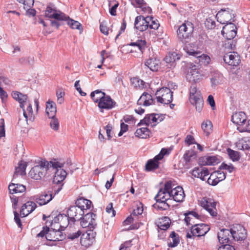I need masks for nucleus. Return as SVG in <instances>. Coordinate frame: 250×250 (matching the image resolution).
<instances>
[{
  "label": "nucleus",
  "mask_w": 250,
  "mask_h": 250,
  "mask_svg": "<svg viewBox=\"0 0 250 250\" xmlns=\"http://www.w3.org/2000/svg\"><path fill=\"white\" fill-rule=\"evenodd\" d=\"M156 201V203L153 205V207L155 208H158V209L161 210H166L169 208L170 206L166 202L167 201L158 200Z\"/></svg>",
  "instance_id": "obj_44"
},
{
  "label": "nucleus",
  "mask_w": 250,
  "mask_h": 250,
  "mask_svg": "<svg viewBox=\"0 0 250 250\" xmlns=\"http://www.w3.org/2000/svg\"><path fill=\"white\" fill-rule=\"evenodd\" d=\"M234 240L237 241H243L247 238V230L240 225H236L233 227Z\"/></svg>",
  "instance_id": "obj_19"
},
{
  "label": "nucleus",
  "mask_w": 250,
  "mask_h": 250,
  "mask_svg": "<svg viewBox=\"0 0 250 250\" xmlns=\"http://www.w3.org/2000/svg\"><path fill=\"white\" fill-rule=\"evenodd\" d=\"M189 101L190 103L195 106L198 112H201L204 105L203 97L200 91H197L194 86H191L189 90Z\"/></svg>",
  "instance_id": "obj_4"
},
{
  "label": "nucleus",
  "mask_w": 250,
  "mask_h": 250,
  "mask_svg": "<svg viewBox=\"0 0 250 250\" xmlns=\"http://www.w3.org/2000/svg\"><path fill=\"white\" fill-rule=\"evenodd\" d=\"M66 22L67 24L69 25L71 28L83 30V27L81 24L78 21L71 19L69 17Z\"/></svg>",
  "instance_id": "obj_49"
},
{
  "label": "nucleus",
  "mask_w": 250,
  "mask_h": 250,
  "mask_svg": "<svg viewBox=\"0 0 250 250\" xmlns=\"http://www.w3.org/2000/svg\"><path fill=\"white\" fill-rule=\"evenodd\" d=\"M96 214L92 212H86L82 216L79 220H81V226L85 228L88 227L89 229H94L97 226L96 223Z\"/></svg>",
  "instance_id": "obj_9"
},
{
  "label": "nucleus",
  "mask_w": 250,
  "mask_h": 250,
  "mask_svg": "<svg viewBox=\"0 0 250 250\" xmlns=\"http://www.w3.org/2000/svg\"><path fill=\"white\" fill-rule=\"evenodd\" d=\"M159 60L156 58H149L145 62V64L152 71H157L159 67Z\"/></svg>",
  "instance_id": "obj_31"
},
{
  "label": "nucleus",
  "mask_w": 250,
  "mask_h": 250,
  "mask_svg": "<svg viewBox=\"0 0 250 250\" xmlns=\"http://www.w3.org/2000/svg\"><path fill=\"white\" fill-rule=\"evenodd\" d=\"M218 250H235V249L230 244H224L218 248Z\"/></svg>",
  "instance_id": "obj_62"
},
{
  "label": "nucleus",
  "mask_w": 250,
  "mask_h": 250,
  "mask_svg": "<svg viewBox=\"0 0 250 250\" xmlns=\"http://www.w3.org/2000/svg\"><path fill=\"white\" fill-rule=\"evenodd\" d=\"M49 118L51 119V121L49 123L50 127L54 131H58L60 127L58 119L56 117V116Z\"/></svg>",
  "instance_id": "obj_51"
},
{
  "label": "nucleus",
  "mask_w": 250,
  "mask_h": 250,
  "mask_svg": "<svg viewBox=\"0 0 250 250\" xmlns=\"http://www.w3.org/2000/svg\"><path fill=\"white\" fill-rule=\"evenodd\" d=\"M219 162V160L216 156H205L200 159L199 163L201 165H215Z\"/></svg>",
  "instance_id": "obj_27"
},
{
  "label": "nucleus",
  "mask_w": 250,
  "mask_h": 250,
  "mask_svg": "<svg viewBox=\"0 0 250 250\" xmlns=\"http://www.w3.org/2000/svg\"><path fill=\"white\" fill-rule=\"evenodd\" d=\"M201 127L206 135L208 136L212 131V125L210 121L207 120L202 123Z\"/></svg>",
  "instance_id": "obj_43"
},
{
  "label": "nucleus",
  "mask_w": 250,
  "mask_h": 250,
  "mask_svg": "<svg viewBox=\"0 0 250 250\" xmlns=\"http://www.w3.org/2000/svg\"><path fill=\"white\" fill-rule=\"evenodd\" d=\"M155 95L157 102L161 104H168L173 100V92L167 87H163L158 90Z\"/></svg>",
  "instance_id": "obj_7"
},
{
  "label": "nucleus",
  "mask_w": 250,
  "mask_h": 250,
  "mask_svg": "<svg viewBox=\"0 0 250 250\" xmlns=\"http://www.w3.org/2000/svg\"><path fill=\"white\" fill-rule=\"evenodd\" d=\"M62 219H61L60 222L59 223L60 224V227L61 228V230H64L69 224L70 222H71L69 217L67 216V215L65 214H62Z\"/></svg>",
  "instance_id": "obj_45"
},
{
  "label": "nucleus",
  "mask_w": 250,
  "mask_h": 250,
  "mask_svg": "<svg viewBox=\"0 0 250 250\" xmlns=\"http://www.w3.org/2000/svg\"><path fill=\"white\" fill-rule=\"evenodd\" d=\"M153 99L151 94L144 92L138 100L137 103L139 104H143L145 106H148L153 103Z\"/></svg>",
  "instance_id": "obj_30"
},
{
  "label": "nucleus",
  "mask_w": 250,
  "mask_h": 250,
  "mask_svg": "<svg viewBox=\"0 0 250 250\" xmlns=\"http://www.w3.org/2000/svg\"><path fill=\"white\" fill-rule=\"evenodd\" d=\"M174 186L175 185L171 181H168L165 184L164 188L163 189L165 191L170 192V191L173 190V188H174Z\"/></svg>",
  "instance_id": "obj_56"
},
{
  "label": "nucleus",
  "mask_w": 250,
  "mask_h": 250,
  "mask_svg": "<svg viewBox=\"0 0 250 250\" xmlns=\"http://www.w3.org/2000/svg\"><path fill=\"white\" fill-rule=\"evenodd\" d=\"M216 179L217 178L215 177L214 173H211L207 180V183L210 185L216 186L219 182V180Z\"/></svg>",
  "instance_id": "obj_55"
},
{
  "label": "nucleus",
  "mask_w": 250,
  "mask_h": 250,
  "mask_svg": "<svg viewBox=\"0 0 250 250\" xmlns=\"http://www.w3.org/2000/svg\"><path fill=\"white\" fill-rule=\"evenodd\" d=\"M96 232L93 229L87 230L82 234L80 239V243L85 247H89L95 241Z\"/></svg>",
  "instance_id": "obj_13"
},
{
  "label": "nucleus",
  "mask_w": 250,
  "mask_h": 250,
  "mask_svg": "<svg viewBox=\"0 0 250 250\" xmlns=\"http://www.w3.org/2000/svg\"><path fill=\"white\" fill-rule=\"evenodd\" d=\"M160 26V24L158 21H155L153 20V17H152V20L150 21V22L149 23L148 27L150 29H153L154 30L157 29Z\"/></svg>",
  "instance_id": "obj_60"
},
{
  "label": "nucleus",
  "mask_w": 250,
  "mask_h": 250,
  "mask_svg": "<svg viewBox=\"0 0 250 250\" xmlns=\"http://www.w3.org/2000/svg\"><path fill=\"white\" fill-rule=\"evenodd\" d=\"M185 216V222L187 226L190 225L191 226L197 223V220H200L201 218V216L199 215L195 211H188L184 213Z\"/></svg>",
  "instance_id": "obj_21"
},
{
  "label": "nucleus",
  "mask_w": 250,
  "mask_h": 250,
  "mask_svg": "<svg viewBox=\"0 0 250 250\" xmlns=\"http://www.w3.org/2000/svg\"><path fill=\"white\" fill-rule=\"evenodd\" d=\"M205 167H195L192 171L191 174L195 177L199 178L201 172L204 171Z\"/></svg>",
  "instance_id": "obj_57"
},
{
  "label": "nucleus",
  "mask_w": 250,
  "mask_h": 250,
  "mask_svg": "<svg viewBox=\"0 0 250 250\" xmlns=\"http://www.w3.org/2000/svg\"><path fill=\"white\" fill-rule=\"evenodd\" d=\"M217 238L220 244H231L234 240L233 228L223 229L217 233Z\"/></svg>",
  "instance_id": "obj_10"
},
{
  "label": "nucleus",
  "mask_w": 250,
  "mask_h": 250,
  "mask_svg": "<svg viewBox=\"0 0 250 250\" xmlns=\"http://www.w3.org/2000/svg\"><path fill=\"white\" fill-rule=\"evenodd\" d=\"M220 22L222 24L226 23V24L223 27V29L221 31L222 34H224L226 32L230 31V30L231 31L232 29H237V27H236L235 25L231 22L224 21H220Z\"/></svg>",
  "instance_id": "obj_39"
},
{
  "label": "nucleus",
  "mask_w": 250,
  "mask_h": 250,
  "mask_svg": "<svg viewBox=\"0 0 250 250\" xmlns=\"http://www.w3.org/2000/svg\"><path fill=\"white\" fill-rule=\"evenodd\" d=\"M171 220L168 217H162L158 225V228L164 230H167L170 226Z\"/></svg>",
  "instance_id": "obj_37"
},
{
  "label": "nucleus",
  "mask_w": 250,
  "mask_h": 250,
  "mask_svg": "<svg viewBox=\"0 0 250 250\" xmlns=\"http://www.w3.org/2000/svg\"><path fill=\"white\" fill-rule=\"evenodd\" d=\"M50 231L49 228L45 226L42 228V230L37 234V237H43L44 236H46L47 233Z\"/></svg>",
  "instance_id": "obj_63"
},
{
  "label": "nucleus",
  "mask_w": 250,
  "mask_h": 250,
  "mask_svg": "<svg viewBox=\"0 0 250 250\" xmlns=\"http://www.w3.org/2000/svg\"><path fill=\"white\" fill-rule=\"evenodd\" d=\"M223 80L222 75L219 72H214L211 78L212 85H217L219 84Z\"/></svg>",
  "instance_id": "obj_47"
},
{
  "label": "nucleus",
  "mask_w": 250,
  "mask_h": 250,
  "mask_svg": "<svg viewBox=\"0 0 250 250\" xmlns=\"http://www.w3.org/2000/svg\"><path fill=\"white\" fill-rule=\"evenodd\" d=\"M170 199L172 198L176 202H181L183 201L185 195L183 188L180 186H177L171 190L170 192Z\"/></svg>",
  "instance_id": "obj_22"
},
{
  "label": "nucleus",
  "mask_w": 250,
  "mask_h": 250,
  "mask_svg": "<svg viewBox=\"0 0 250 250\" xmlns=\"http://www.w3.org/2000/svg\"><path fill=\"white\" fill-rule=\"evenodd\" d=\"M64 164L61 163L55 160L54 161H47L42 160L40 164L34 166L29 172V175L35 180H41L44 177L47 173L51 172V169L57 167H63Z\"/></svg>",
  "instance_id": "obj_1"
},
{
  "label": "nucleus",
  "mask_w": 250,
  "mask_h": 250,
  "mask_svg": "<svg viewBox=\"0 0 250 250\" xmlns=\"http://www.w3.org/2000/svg\"><path fill=\"white\" fill-rule=\"evenodd\" d=\"M216 173L217 174V175H215V177H216V178H217L216 179H218L219 180V182L220 181H222L224 180V179H225V178L226 177V173L221 171V170H220V169H218L217 171H216L214 173L215 174Z\"/></svg>",
  "instance_id": "obj_58"
},
{
  "label": "nucleus",
  "mask_w": 250,
  "mask_h": 250,
  "mask_svg": "<svg viewBox=\"0 0 250 250\" xmlns=\"http://www.w3.org/2000/svg\"><path fill=\"white\" fill-rule=\"evenodd\" d=\"M53 198L52 194L50 191H44L31 197V199L41 206L48 203Z\"/></svg>",
  "instance_id": "obj_14"
},
{
  "label": "nucleus",
  "mask_w": 250,
  "mask_h": 250,
  "mask_svg": "<svg viewBox=\"0 0 250 250\" xmlns=\"http://www.w3.org/2000/svg\"><path fill=\"white\" fill-rule=\"evenodd\" d=\"M247 117L244 112H239L233 114L231 117L232 122L237 125V129L242 132L240 128H245L248 121Z\"/></svg>",
  "instance_id": "obj_11"
},
{
  "label": "nucleus",
  "mask_w": 250,
  "mask_h": 250,
  "mask_svg": "<svg viewBox=\"0 0 250 250\" xmlns=\"http://www.w3.org/2000/svg\"><path fill=\"white\" fill-rule=\"evenodd\" d=\"M143 205L141 202H138L135 204L134 208L133 209L131 215L134 216H137L141 215L143 212Z\"/></svg>",
  "instance_id": "obj_48"
},
{
  "label": "nucleus",
  "mask_w": 250,
  "mask_h": 250,
  "mask_svg": "<svg viewBox=\"0 0 250 250\" xmlns=\"http://www.w3.org/2000/svg\"><path fill=\"white\" fill-rule=\"evenodd\" d=\"M237 34V29L230 30V31L226 32L224 34H222L223 36L228 41H231L236 36Z\"/></svg>",
  "instance_id": "obj_53"
},
{
  "label": "nucleus",
  "mask_w": 250,
  "mask_h": 250,
  "mask_svg": "<svg viewBox=\"0 0 250 250\" xmlns=\"http://www.w3.org/2000/svg\"><path fill=\"white\" fill-rule=\"evenodd\" d=\"M184 49L189 55L195 56L197 58V60L195 61V62H196L197 61H198V63H200V65L206 66L210 62V58L208 55L204 54H203L201 55H198L200 54L199 52L195 51H190L188 50L187 47H184Z\"/></svg>",
  "instance_id": "obj_18"
},
{
  "label": "nucleus",
  "mask_w": 250,
  "mask_h": 250,
  "mask_svg": "<svg viewBox=\"0 0 250 250\" xmlns=\"http://www.w3.org/2000/svg\"><path fill=\"white\" fill-rule=\"evenodd\" d=\"M227 152L229 157V158L233 161H238L240 159V155L239 152L234 151L229 148L227 149Z\"/></svg>",
  "instance_id": "obj_50"
},
{
  "label": "nucleus",
  "mask_w": 250,
  "mask_h": 250,
  "mask_svg": "<svg viewBox=\"0 0 250 250\" xmlns=\"http://www.w3.org/2000/svg\"><path fill=\"white\" fill-rule=\"evenodd\" d=\"M84 214L83 211L76 206H70L67 211V215L73 224L79 220Z\"/></svg>",
  "instance_id": "obj_16"
},
{
  "label": "nucleus",
  "mask_w": 250,
  "mask_h": 250,
  "mask_svg": "<svg viewBox=\"0 0 250 250\" xmlns=\"http://www.w3.org/2000/svg\"><path fill=\"white\" fill-rule=\"evenodd\" d=\"M52 171H55V175L53 180V183L57 185L61 184L62 182L66 177V172L63 169H62V167L51 169V172Z\"/></svg>",
  "instance_id": "obj_23"
},
{
  "label": "nucleus",
  "mask_w": 250,
  "mask_h": 250,
  "mask_svg": "<svg viewBox=\"0 0 250 250\" xmlns=\"http://www.w3.org/2000/svg\"><path fill=\"white\" fill-rule=\"evenodd\" d=\"M155 199L156 201H167L168 200L170 199V192L165 191L163 188H160L155 196Z\"/></svg>",
  "instance_id": "obj_34"
},
{
  "label": "nucleus",
  "mask_w": 250,
  "mask_h": 250,
  "mask_svg": "<svg viewBox=\"0 0 250 250\" xmlns=\"http://www.w3.org/2000/svg\"><path fill=\"white\" fill-rule=\"evenodd\" d=\"M90 96L95 103H98L100 109H111L116 105V103L109 95L100 90L92 92Z\"/></svg>",
  "instance_id": "obj_2"
},
{
  "label": "nucleus",
  "mask_w": 250,
  "mask_h": 250,
  "mask_svg": "<svg viewBox=\"0 0 250 250\" xmlns=\"http://www.w3.org/2000/svg\"><path fill=\"white\" fill-rule=\"evenodd\" d=\"M112 129V127L110 124H108L105 127H104V130H105L106 131L107 139L108 140H110L112 137L111 135Z\"/></svg>",
  "instance_id": "obj_59"
},
{
  "label": "nucleus",
  "mask_w": 250,
  "mask_h": 250,
  "mask_svg": "<svg viewBox=\"0 0 250 250\" xmlns=\"http://www.w3.org/2000/svg\"><path fill=\"white\" fill-rule=\"evenodd\" d=\"M57 11V10L55 5L52 3H49L46 7L45 16L47 18L52 19L54 13H56Z\"/></svg>",
  "instance_id": "obj_41"
},
{
  "label": "nucleus",
  "mask_w": 250,
  "mask_h": 250,
  "mask_svg": "<svg viewBox=\"0 0 250 250\" xmlns=\"http://www.w3.org/2000/svg\"><path fill=\"white\" fill-rule=\"evenodd\" d=\"M14 220L16 224L18 225V227L21 229L22 228V224L20 218L19 214L17 212V211L14 210Z\"/></svg>",
  "instance_id": "obj_61"
},
{
  "label": "nucleus",
  "mask_w": 250,
  "mask_h": 250,
  "mask_svg": "<svg viewBox=\"0 0 250 250\" xmlns=\"http://www.w3.org/2000/svg\"><path fill=\"white\" fill-rule=\"evenodd\" d=\"M224 62L231 66H237L240 63V56L236 52L227 53L223 56Z\"/></svg>",
  "instance_id": "obj_17"
},
{
  "label": "nucleus",
  "mask_w": 250,
  "mask_h": 250,
  "mask_svg": "<svg viewBox=\"0 0 250 250\" xmlns=\"http://www.w3.org/2000/svg\"><path fill=\"white\" fill-rule=\"evenodd\" d=\"M193 31V26L191 22L184 23L177 30L178 39L184 43L188 42Z\"/></svg>",
  "instance_id": "obj_3"
},
{
  "label": "nucleus",
  "mask_w": 250,
  "mask_h": 250,
  "mask_svg": "<svg viewBox=\"0 0 250 250\" xmlns=\"http://www.w3.org/2000/svg\"><path fill=\"white\" fill-rule=\"evenodd\" d=\"M152 20V16H147L145 18L143 16H138L135 18L134 26L140 31H144L148 28L149 23Z\"/></svg>",
  "instance_id": "obj_12"
},
{
  "label": "nucleus",
  "mask_w": 250,
  "mask_h": 250,
  "mask_svg": "<svg viewBox=\"0 0 250 250\" xmlns=\"http://www.w3.org/2000/svg\"><path fill=\"white\" fill-rule=\"evenodd\" d=\"M12 97L20 103V106L23 110V114L26 120H27V114L25 112L24 104L28 101V96L20 92L15 91L12 92Z\"/></svg>",
  "instance_id": "obj_15"
},
{
  "label": "nucleus",
  "mask_w": 250,
  "mask_h": 250,
  "mask_svg": "<svg viewBox=\"0 0 250 250\" xmlns=\"http://www.w3.org/2000/svg\"><path fill=\"white\" fill-rule=\"evenodd\" d=\"M156 115H158V114L152 113L146 115L145 118L140 121L139 123L138 124V125H145L147 126H148L149 124L157 122Z\"/></svg>",
  "instance_id": "obj_29"
},
{
  "label": "nucleus",
  "mask_w": 250,
  "mask_h": 250,
  "mask_svg": "<svg viewBox=\"0 0 250 250\" xmlns=\"http://www.w3.org/2000/svg\"><path fill=\"white\" fill-rule=\"evenodd\" d=\"M201 205L208 211L212 216L214 217L217 215V212L215 208V202L211 203L208 200H204L201 201Z\"/></svg>",
  "instance_id": "obj_26"
},
{
  "label": "nucleus",
  "mask_w": 250,
  "mask_h": 250,
  "mask_svg": "<svg viewBox=\"0 0 250 250\" xmlns=\"http://www.w3.org/2000/svg\"><path fill=\"white\" fill-rule=\"evenodd\" d=\"M218 169L220 170L225 169L228 170L229 173H231L234 170V167L231 164H230L229 165H227L225 162H223L221 164V165L219 166Z\"/></svg>",
  "instance_id": "obj_54"
},
{
  "label": "nucleus",
  "mask_w": 250,
  "mask_h": 250,
  "mask_svg": "<svg viewBox=\"0 0 250 250\" xmlns=\"http://www.w3.org/2000/svg\"><path fill=\"white\" fill-rule=\"evenodd\" d=\"M65 237V234H63L60 229L58 230L53 229L47 234L46 239L50 241H60L64 240Z\"/></svg>",
  "instance_id": "obj_20"
},
{
  "label": "nucleus",
  "mask_w": 250,
  "mask_h": 250,
  "mask_svg": "<svg viewBox=\"0 0 250 250\" xmlns=\"http://www.w3.org/2000/svg\"><path fill=\"white\" fill-rule=\"evenodd\" d=\"M185 142L188 145H190L191 144H197L195 142L194 137L190 135H188L185 139Z\"/></svg>",
  "instance_id": "obj_64"
},
{
  "label": "nucleus",
  "mask_w": 250,
  "mask_h": 250,
  "mask_svg": "<svg viewBox=\"0 0 250 250\" xmlns=\"http://www.w3.org/2000/svg\"><path fill=\"white\" fill-rule=\"evenodd\" d=\"M190 232H187L188 238H192L193 236L200 237L204 236L210 230L208 225L203 223H196L190 227Z\"/></svg>",
  "instance_id": "obj_5"
},
{
  "label": "nucleus",
  "mask_w": 250,
  "mask_h": 250,
  "mask_svg": "<svg viewBox=\"0 0 250 250\" xmlns=\"http://www.w3.org/2000/svg\"><path fill=\"white\" fill-rule=\"evenodd\" d=\"M37 208L34 201H27L24 204L21 209L20 213L22 217H25Z\"/></svg>",
  "instance_id": "obj_24"
},
{
  "label": "nucleus",
  "mask_w": 250,
  "mask_h": 250,
  "mask_svg": "<svg viewBox=\"0 0 250 250\" xmlns=\"http://www.w3.org/2000/svg\"><path fill=\"white\" fill-rule=\"evenodd\" d=\"M168 153L167 149L163 148L158 155L153 159L147 161L145 166L146 171H151L158 168L160 164L159 161L161 160L164 156Z\"/></svg>",
  "instance_id": "obj_8"
},
{
  "label": "nucleus",
  "mask_w": 250,
  "mask_h": 250,
  "mask_svg": "<svg viewBox=\"0 0 250 250\" xmlns=\"http://www.w3.org/2000/svg\"><path fill=\"white\" fill-rule=\"evenodd\" d=\"M188 76H191L193 77V81H195L196 78L198 77L199 73L197 69V67L195 65H191L190 70L188 72Z\"/></svg>",
  "instance_id": "obj_52"
},
{
  "label": "nucleus",
  "mask_w": 250,
  "mask_h": 250,
  "mask_svg": "<svg viewBox=\"0 0 250 250\" xmlns=\"http://www.w3.org/2000/svg\"><path fill=\"white\" fill-rule=\"evenodd\" d=\"M27 167L25 162H21L19 164V166L16 168L14 176L21 175H23L25 174V169Z\"/></svg>",
  "instance_id": "obj_46"
},
{
  "label": "nucleus",
  "mask_w": 250,
  "mask_h": 250,
  "mask_svg": "<svg viewBox=\"0 0 250 250\" xmlns=\"http://www.w3.org/2000/svg\"><path fill=\"white\" fill-rule=\"evenodd\" d=\"M128 45L137 47L142 53L146 47V41L145 40L139 39L135 42H131Z\"/></svg>",
  "instance_id": "obj_33"
},
{
  "label": "nucleus",
  "mask_w": 250,
  "mask_h": 250,
  "mask_svg": "<svg viewBox=\"0 0 250 250\" xmlns=\"http://www.w3.org/2000/svg\"><path fill=\"white\" fill-rule=\"evenodd\" d=\"M46 113L48 118H53L56 116L57 112L56 104L52 101L48 100L46 103Z\"/></svg>",
  "instance_id": "obj_28"
},
{
  "label": "nucleus",
  "mask_w": 250,
  "mask_h": 250,
  "mask_svg": "<svg viewBox=\"0 0 250 250\" xmlns=\"http://www.w3.org/2000/svg\"><path fill=\"white\" fill-rule=\"evenodd\" d=\"M197 153L193 150L190 149L186 151L183 156V158L186 163H189L192 160L196 157Z\"/></svg>",
  "instance_id": "obj_40"
},
{
  "label": "nucleus",
  "mask_w": 250,
  "mask_h": 250,
  "mask_svg": "<svg viewBox=\"0 0 250 250\" xmlns=\"http://www.w3.org/2000/svg\"><path fill=\"white\" fill-rule=\"evenodd\" d=\"M169 237L172 239V243L171 242L168 243V246L170 248H174L176 247L180 242L179 237L178 234L175 231H173L169 235Z\"/></svg>",
  "instance_id": "obj_38"
},
{
  "label": "nucleus",
  "mask_w": 250,
  "mask_h": 250,
  "mask_svg": "<svg viewBox=\"0 0 250 250\" xmlns=\"http://www.w3.org/2000/svg\"><path fill=\"white\" fill-rule=\"evenodd\" d=\"M131 85L136 89H143L145 87V83L138 77H133L130 79Z\"/></svg>",
  "instance_id": "obj_36"
},
{
  "label": "nucleus",
  "mask_w": 250,
  "mask_h": 250,
  "mask_svg": "<svg viewBox=\"0 0 250 250\" xmlns=\"http://www.w3.org/2000/svg\"><path fill=\"white\" fill-rule=\"evenodd\" d=\"M52 19H54L55 20L60 21H66L68 20L69 19V16L65 15L64 13L62 12L60 10H58L56 12V13H54L53 15V18Z\"/></svg>",
  "instance_id": "obj_42"
},
{
  "label": "nucleus",
  "mask_w": 250,
  "mask_h": 250,
  "mask_svg": "<svg viewBox=\"0 0 250 250\" xmlns=\"http://www.w3.org/2000/svg\"><path fill=\"white\" fill-rule=\"evenodd\" d=\"M150 131L147 127H142L137 129L135 132V135L136 137L142 138L146 139L149 137Z\"/></svg>",
  "instance_id": "obj_35"
},
{
  "label": "nucleus",
  "mask_w": 250,
  "mask_h": 250,
  "mask_svg": "<svg viewBox=\"0 0 250 250\" xmlns=\"http://www.w3.org/2000/svg\"><path fill=\"white\" fill-rule=\"evenodd\" d=\"M181 55L176 52H170L164 58V61L167 63H170V66H172V64L175 61L180 59Z\"/></svg>",
  "instance_id": "obj_32"
},
{
  "label": "nucleus",
  "mask_w": 250,
  "mask_h": 250,
  "mask_svg": "<svg viewBox=\"0 0 250 250\" xmlns=\"http://www.w3.org/2000/svg\"><path fill=\"white\" fill-rule=\"evenodd\" d=\"M76 206L82 209L84 214L86 213L87 209L90 208L92 202L88 199L81 197L78 199L75 202Z\"/></svg>",
  "instance_id": "obj_25"
},
{
  "label": "nucleus",
  "mask_w": 250,
  "mask_h": 250,
  "mask_svg": "<svg viewBox=\"0 0 250 250\" xmlns=\"http://www.w3.org/2000/svg\"><path fill=\"white\" fill-rule=\"evenodd\" d=\"M8 189L10 193L11 194L10 199L13 203V208L14 209H16L20 197L14 195V194L21 193L25 192L26 190L25 187L21 184L11 183L8 186Z\"/></svg>",
  "instance_id": "obj_6"
}]
</instances>
